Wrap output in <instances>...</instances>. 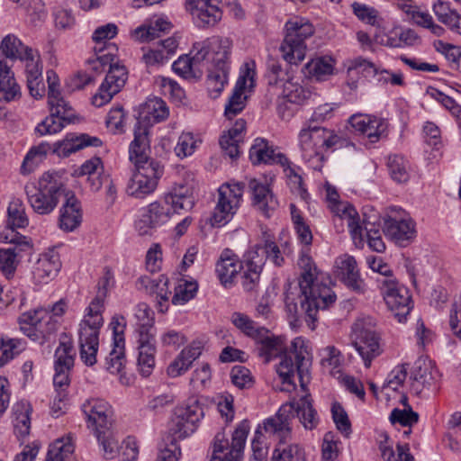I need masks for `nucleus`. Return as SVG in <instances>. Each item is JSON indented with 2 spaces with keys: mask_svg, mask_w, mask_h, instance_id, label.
<instances>
[{
  "mask_svg": "<svg viewBox=\"0 0 461 461\" xmlns=\"http://www.w3.org/2000/svg\"><path fill=\"white\" fill-rule=\"evenodd\" d=\"M24 192L28 203L39 215L50 214L57 208L60 199L68 194L62 182L50 173H44L37 185H25Z\"/></svg>",
  "mask_w": 461,
  "mask_h": 461,
  "instance_id": "7",
  "label": "nucleus"
},
{
  "mask_svg": "<svg viewBox=\"0 0 461 461\" xmlns=\"http://www.w3.org/2000/svg\"><path fill=\"white\" fill-rule=\"evenodd\" d=\"M397 454L394 453L392 447L380 444L381 456L384 461H414L413 456L409 452L407 444L397 445Z\"/></svg>",
  "mask_w": 461,
  "mask_h": 461,
  "instance_id": "57",
  "label": "nucleus"
},
{
  "mask_svg": "<svg viewBox=\"0 0 461 461\" xmlns=\"http://www.w3.org/2000/svg\"><path fill=\"white\" fill-rule=\"evenodd\" d=\"M112 281L113 274L109 269H106L98 282L97 294L86 308L84 319L79 324L80 358L86 366H93L96 363L99 333L104 324V303Z\"/></svg>",
  "mask_w": 461,
  "mask_h": 461,
  "instance_id": "5",
  "label": "nucleus"
},
{
  "mask_svg": "<svg viewBox=\"0 0 461 461\" xmlns=\"http://www.w3.org/2000/svg\"><path fill=\"white\" fill-rule=\"evenodd\" d=\"M136 330L154 329V312L144 303H139L135 310Z\"/></svg>",
  "mask_w": 461,
  "mask_h": 461,
  "instance_id": "60",
  "label": "nucleus"
},
{
  "mask_svg": "<svg viewBox=\"0 0 461 461\" xmlns=\"http://www.w3.org/2000/svg\"><path fill=\"white\" fill-rule=\"evenodd\" d=\"M30 411L29 404L24 402L18 403L14 407V429L21 436H27L30 432Z\"/></svg>",
  "mask_w": 461,
  "mask_h": 461,
  "instance_id": "56",
  "label": "nucleus"
},
{
  "mask_svg": "<svg viewBox=\"0 0 461 461\" xmlns=\"http://www.w3.org/2000/svg\"><path fill=\"white\" fill-rule=\"evenodd\" d=\"M102 140L97 137L88 134H80L78 136L68 135L62 141L54 144L53 152L59 157H68L70 154L85 147H100Z\"/></svg>",
  "mask_w": 461,
  "mask_h": 461,
  "instance_id": "33",
  "label": "nucleus"
},
{
  "mask_svg": "<svg viewBox=\"0 0 461 461\" xmlns=\"http://www.w3.org/2000/svg\"><path fill=\"white\" fill-rule=\"evenodd\" d=\"M315 124L308 122L298 134L300 149L303 157L306 160H312L314 158V148H313V136H314Z\"/></svg>",
  "mask_w": 461,
  "mask_h": 461,
  "instance_id": "55",
  "label": "nucleus"
},
{
  "mask_svg": "<svg viewBox=\"0 0 461 461\" xmlns=\"http://www.w3.org/2000/svg\"><path fill=\"white\" fill-rule=\"evenodd\" d=\"M126 364L125 344H112V349L105 358V368L113 374L119 375V381L122 385H130L131 378L124 372Z\"/></svg>",
  "mask_w": 461,
  "mask_h": 461,
  "instance_id": "36",
  "label": "nucleus"
},
{
  "mask_svg": "<svg viewBox=\"0 0 461 461\" xmlns=\"http://www.w3.org/2000/svg\"><path fill=\"white\" fill-rule=\"evenodd\" d=\"M168 113V108L162 99L157 97L149 99L143 106V111L134 126L133 131L141 123L148 126L149 135L150 123L165 120Z\"/></svg>",
  "mask_w": 461,
  "mask_h": 461,
  "instance_id": "37",
  "label": "nucleus"
},
{
  "mask_svg": "<svg viewBox=\"0 0 461 461\" xmlns=\"http://www.w3.org/2000/svg\"><path fill=\"white\" fill-rule=\"evenodd\" d=\"M127 80L125 67L118 64H110L104 81L98 92L92 97V104L101 107L109 103L114 95L119 93Z\"/></svg>",
  "mask_w": 461,
  "mask_h": 461,
  "instance_id": "17",
  "label": "nucleus"
},
{
  "mask_svg": "<svg viewBox=\"0 0 461 461\" xmlns=\"http://www.w3.org/2000/svg\"><path fill=\"white\" fill-rule=\"evenodd\" d=\"M74 449L70 437L58 438L50 446L45 461H66Z\"/></svg>",
  "mask_w": 461,
  "mask_h": 461,
  "instance_id": "47",
  "label": "nucleus"
},
{
  "mask_svg": "<svg viewBox=\"0 0 461 461\" xmlns=\"http://www.w3.org/2000/svg\"><path fill=\"white\" fill-rule=\"evenodd\" d=\"M246 128V122L242 119L236 121L234 125L220 138L221 149L227 156L234 159L240 156V143L243 140V131Z\"/></svg>",
  "mask_w": 461,
  "mask_h": 461,
  "instance_id": "38",
  "label": "nucleus"
},
{
  "mask_svg": "<svg viewBox=\"0 0 461 461\" xmlns=\"http://www.w3.org/2000/svg\"><path fill=\"white\" fill-rule=\"evenodd\" d=\"M203 417V410L198 401L192 400L175 411L170 430L176 438H184L194 432L197 423Z\"/></svg>",
  "mask_w": 461,
  "mask_h": 461,
  "instance_id": "13",
  "label": "nucleus"
},
{
  "mask_svg": "<svg viewBox=\"0 0 461 461\" xmlns=\"http://www.w3.org/2000/svg\"><path fill=\"white\" fill-rule=\"evenodd\" d=\"M333 72V60L329 57H320L310 60L304 67L307 77L323 80Z\"/></svg>",
  "mask_w": 461,
  "mask_h": 461,
  "instance_id": "46",
  "label": "nucleus"
},
{
  "mask_svg": "<svg viewBox=\"0 0 461 461\" xmlns=\"http://www.w3.org/2000/svg\"><path fill=\"white\" fill-rule=\"evenodd\" d=\"M242 268L243 264L238 257L230 249H225L216 263L215 272L221 284L224 287H230Z\"/></svg>",
  "mask_w": 461,
  "mask_h": 461,
  "instance_id": "28",
  "label": "nucleus"
},
{
  "mask_svg": "<svg viewBox=\"0 0 461 461\" xmlns=\"http://www.w3.org/2000/svg\"><path fill=\"white\" fill-rule=\"evenodd\" d=\"M379 214L375 212L374 210L365 207L363 211V218L360 219V225H361V233H362V240H364V231L366 232V236L367 238V242L369 247L376 251V252H383L385 249V245L382 240V237L380 235L379 231ZM355 245L357 248H362L364 245V241H362V245L357 246L356 243Z\"/></svg>",
  "mask_w": 461,
  "mask_h": 461,
  "instance_id": "26",
  "label": "nucleus"
},
{
  "mask_svg": "<svg viewBox=\"0 0 461 461\" xmlns=\"http://www.w3.org/2000/svg\"><path fill=\"white\" fill-rule=\"evenodd\" d=\"M83 411L87 418L88 428L95 435L108 433L113 425V411L111 405L100 399H91L83 404Z\"/></svg>",
  "mask_w": 461,
  "mask_h": 461,
  "instance_id": "16",
  "label": "nucleus"
},
{
  "mask_svg": "<svg viewBox=\"0 0 461 461\" xmlns=\"http://www.w3.org/2000/svg\"><path fill=\"white\" fill-rule=\"evenodd\" d=\"M230 376L233 384L240 389L249 388L253 384L250 371L243 366H234Z\"/></svg>",
  "mask_w": 461,
  "mask_h": 461,
  "instance_id": "61",
  "label": "nucleus"
},
{
  "mask_svg": "<svg viewBox=\"0 0 461 461\" xmlns=\"http://www.w3.org/2000/svg\"><path fill=\"white\" fill-rule=\"evenodd\" d=\"M76 350L73 341L66 333H62L59 337V345L55 350L54 367L72 369Z\"/></svg>",
  "mask_w": 461,
  "mask_h": 461,
  "instance_id": "44",
  "label": "nucleus"
},
{
  "mask_svg": "<svg viewBox=\"0 0 461 461\" xmlns=\"http://www.w3.org/2000/svg\"><path fill=\"white\" fill-rule=\"evenodd\" d=\"M244 184L225 183L218 189V201L214 208L212 225L221 226L230 221L240 205Z\"/></svg>",
  "mask_w": 461,
  "mask_h": 461,
  "instance_id": "11",
  "label": "nucleus"
},
{
  "mask_svg": "<svg viewBox=\"0 0 461 461\" xmlns=\"http://www.w3.org/2000/svg\"><path fill=\"white\" fill-rule=\"evenodd\" d=\"M196 3L194 7L186 9L190 12L198 26H213L221 20V11L218 7V4L205 5L199 0Z\"/></svg>",
  "mask_w": 461,
  "mask_h": 461,
  "instance_id": "40",
  "label": "nucleus"
},
{
  "mask_svg": "<svg viewBox=\"0 0 461 461\" xmlns=\"http://www.w3.org/2000/svg\"><path fill=\"white\" fill-rule=\"evenodd\" d=\"M232 41L229 38L212 37L203 41L195 42L189 55L181 56L173 65V70L184 78L199 79L207 62L208 87L220 94L225 84L230 68V56Z\"/></svg>",
  "mask_w": 461,
  "mask_h": 461,
  "instance_id": "2",
  "label": "nucleus"
},
{
  "mask_svg": "<svg viewBox=\"0 0 461 461\" xmlns=\"http://www.w3.org/2000/svg\"><path fill=\"white\" fill-rule=\"evenodd\" d=\"M309 251V248L302 249L297 264L301 270L299 278L300 304L305 312L306 321L312 322V329H313L319 311L327 309L333 304L336 294L324 282L323 274L318 270Z\"/></svg>",
  "mask_w": 461,
  "mask_h": 461,
  "instance_id": "3",
  "label": "nucleus"
},
{
  "mask_svg": "<svg viewBox=\"0 0 461 461\" xmlns=\"http://www.w3.org/2000/svg\"><path fill=\"white\" fill-rule=\"evenodd\" d=\"M327 200L330 210L340 220H346L351 238L357 246L362 245L360 217L356 209L348 203L339 201L337 191L330 185L327 186Z\"/></svg>",
  "mask_w": 461,
  "mask_h": 461,
  "instance_id": "14",
  "label": "nucleus"
},
{
  "mask_svg": "<svg viewBox=\"0 0 461 461\" xmlns=\"http://www.w3.org/2000/svg\"><path fill=\"white\" fill-rule=\"evenodd\" d=\"M303 340L296 338L291 345L288 352L281 357L276 366V372L284 384L282 391H291L295 387L292 378L298 376L303 394L299 399L294 398L283 404L275 416L264 421V430L279 439L278 446L272 454L271 461H306L305 452L303 447L297 443L285 444L291 438L292 423L295 416L306 429H313L319 423V417L312 406L311 394L306 391L310 359L306 357L307 349L303 346Z\"/></svg>",
  "mask_w": 461,
  "mask_h": 461,
  "instance_id": "1",
  "label": "nucleus"
},
{
  "mask_svg": "<svg viewBox=\"0 0 461 461\" xmlns=\"http://www.w3.org/2000/svg\"><path fill=\"white\" fill-rule=\"evenodd\" d=\"M383 231L388 239L402 247L407 246L416 234L415 223L411 219L393 217L384 219Z\"/></svg>",
  "mask_w": 461,
  "mask_h": 461,
  "instance_id": "22",
  "label": "nucleus"
},
{
  "mask_svg": "<svg viewBox=\"0 0 461 461\" xmlns=\"http://www.w3.org/2000/svg\"><path fill=\"white\" fill-rule=\"evenodd\" d=\"M16 244L7 249H0V269L9 277L13 275L17 267L16 257L20 251L32 247L31 241L26 237H21L15 241Z\"/></svg>",
  "mask_w": 461,
  "mask_h": 461,
  "instance_id": "41",
  "label": "nucleus"
},
{
  "mask_svg": "<svg viewBox=\"0 0 461 461\" xmlns=\"http://www.w3.org/2000/svg\"><path fill=\"white\" fill-rule=\"evenodd\" d=\"M249 430V421L248 420L240 421L232 432L230 444L223 432H218L214 438L210 461H240Z\"/></svg>",
  "mask_w": 461,
  "mask_h": 461,
  "instance_id": "10",
  "label": "nucleus"
},
{
  "mask_svg": "<svg viewBox=\"0 0 461 461\" xmlns=\"http://www.w3.org/2000/svg\"><path fill=\"white\" fill-rule=\"evenodd\" d=\"M387 166L390 175L394 181L406 183L409 180L408 162L402 156H389Z\"/></svg>",
  "mask_w": 461,
  "mask_h": 461,
  "instance_id": "53",
  "label": "nucleus"
},
{
  "mask_svg": "<svg viewBox=\"0 0 461 461\" xmlns=\"http://www.w3.org/2000/svg\"><path fill=\"white\" fill-rule=\"evenodd\" d=\"M231 321L235 327L252 339L260 337L263 333H269L268 330L258 326L254 321L244 313L234 312L231 315Z\"/></svg>",
  "mask_w": 461,
  "mask_h": 461,
  "instance_id": "49",
  "label": "nucleus"
},
{
  "mask_svg": "<svg viewBox=\"0 0 461 461\" xmlns=\"http://www.w3.org/2000/svg\"><path fill=\"white\" fill-rule=\"evenodd\" d=\"M50 115L42 121L37 127L36 131L41 135L54 134L60 131L65 123H69L74 118V112L68 102L66 106L57 104L50 105Z\"/></svg>",
  "mask_w": 461,
  "mask_h": 461,
  "instance_id": "25",
  "label": "nucleus"
},
{
  "mask_svg": "<svg viewBox=\"0 0 461 461\" xmlns=\"http://www.w3.org/2000/svg\"><path fill=\"white\" fill-rule=\"evenodd\" d=\"M249 190L251 194V204L262 215L269 218L278 207V202L269 186L252 178L249 181Z\"/></svg>",
  "mask_w": 461,
  "mask_h": 461,
  "instance_id": "21",
  "label": "nucleus"
},
{
  "mask_svg": "<svg viewBox=\"0 0 461 461\" xmlns=\"http://www.w3.org/2000/svg\"><path fill=\"white\" fill-rule=\"evenodd\" d=\"M164 199L174 212H188L194 205V188L185 184L176 185L165 195Z\"/></svg>",
  "mask_w": 461,
  "mask_h": 461,
  "instance_id": "34",
  "label": "nucleus"
},
{
  "mask_svg": "<svg viewBox=\"0 0 461 461\" xmlns=\"http://www.w3.org/2000/svg\"><path fill=\"white\" fill-rule=\"evenodd\" d=\"M25 348V341L19 339H2L0 341V366H5Z\"/></svg>",
  "mask_w": 461,
  "mask_h": 461,
  "instance_id": "52",
  "label": "nucleus"
},
{
  "mask_svg": "<svg viewBox=\"0 0 461 461\" xmlns=\"http://www.w3.org/2000/svg\"><path fill=\"white\" fill-rule=\"evenodd\" d=\"M348 122L356 131L366 135L370 142H377L386 135L387 122L375 115L357 113L350 116Z\"/></svg>",
  "mask_w": 461,
  "mask_h": 461,
  "instance_id": "20",
  "label": "nucleus"
},
{
  "mask_svg": "<svg viewBox=\"0 0 461 461\" xmlns=\"http://www.w3.org/2000/svg\"><path fill=\"white\" fill-rule=\"evenodd\" d=\"M203 344L200 341H193L185 347L170 363L167 372L171 377H177L185 373L193 362L196 360L202 354Z\"/></svg>",
  "mask_w": 461,
  "mask_h": 461,
  "instance_id": "31",
  "label": "nucleus"
},
{
  "mask_svg": "<svg viewBox=\"0 0 461 461\" xmlns=\"http://www.w3.org/2000/svg\"><path fill=\"white\" fill-rule=\"evenodd\" d=\"M331 413L337 429L346 437H348L351 433V423L342 405L338 402H333Z\"/></svg>",
  "mask_w": 461,
  "mask_h": 461,
  "instance_id": "59",
  "label": "nucleus"
},
{
  "mask_svg": "<svg viewBox=\"0 0 461 461\" xmlns=\"http://www.w3.org/2000/svg\"><path fill=\"white\" fill-rule=\"evenodd\" d=\"M258 346V356L268 363L271 359L280 356L285 350V344L282 339L263 333L260 337L254 339Z\"/></svg>",
  "mask_w": 461,
  "mask_h": 461,
  "instance_id": "43",
  "label": "nucleus"
},
{
  "mask_svg": "<svg viewBox=\"0 0 461 461\" xmlns=\"http://www.w3.org/2000/svg\"><path fill=\"white\" fill-rule=\"evenodd\" d=\"M170 212L158 202L149 203L135 223L140 235H151L153 230L165 223L170 217Z\"/></svg>",
  "mask_w": 461,
  "mask_h": 461,
  "instance_id": "24",
  "label": "nucleus"
},
{
  "mask_svg": "<svg viewBox=\"0 0 461 461\" xmlns=\"http://www.w3.org/2000/svg\"><path fill=\"white\" fill-rule=\"evenodd\" d=\"M262 430H264V425H259L255 431V436L251 441V448L253 452L252 461H265L267 456V447L263 440Z\"/></svg>",
  "mask_w": 461,
  "mask_h": 461,
  "instance_id": "64",
  "label": "nucleus"
},
{
  "mask_svg": "<svg viewBox=\"0 0 461 461\" xmlns=\"http://www.w3.org/2000/svg\"><path fill=\"white\" fill-rule=\"evenodd\" d=\"M389 420L393 424L399 423L402 426L411 427L418 422L419 414L412 411L411 406L406 405V408L403 410L398 408L393 409L390 414Z\"/></svg>",
  "mask_w": 461,
  "mask_h": 461,
  "instance_id": "58",
  "label": "nucleus"
},
{
  "mask_svg": "<svg viewBox=\"0 0 461 461\" xmlns=\"http://www.w3.org/2000/svg\"><path fill=\"white\" fill-rule=\"evenodd\" d=\"M376 282L388 309L399 322H403L412 309L411 297L408 289L398 285L393 278H377Z\"/></svg>",
  "mask_w": 461,
  "mask_h": 461,
  "instance_id": "12",
  "label": "nucleus"
},
{
  "mask_svg": "<svg viewBox=\"0 0 461 461\" xmlns=\"http://www.w3.org/2000/svg\"><path fill=\"white\" fill-rule=\"evenodd\" d=\"M284 99L278 104L277 110L279 115L284 120L292 117V113L285 114L282 110L287 104H301L311 95L310 91L306 90L300 85L287 82L284 86Z\"/></svg>",
  "mask_w": 461,
  "mask_h": 461,
  "instance_id": "42",
  "label": "nucleus"
},
{
  "mask_svg": "<svg viewBox=\"0 0 461 461\" xmlns=\"http://www.w3.org/2000/svg\"><path fill=\"white\" fill-rule=\"evenodd\" d=\"M249 158L254 165L265 164H280L283 167L289 164L288 158L269 148L265 140L257 139L255 144L249 149Z\"/></svg>",
  "mask_w": 461,
  "mask_h": 461,
  "instance_id": "35",
  "label": "nucleus"
},
{
  "mask_svg": "<svg viewBox=\"0 0 461 461\" xmlns=\"http://www.w3.org/2000/svg\"><path fill=\"white\" fill-rule=\"evenodd\" d=\"M127 80L125 67L118 64H110L104 81L98 92L92 97V104L101 107L109 103L114 95L119 93Z\"/></svg>",
  "mask_w": 461,
  "mask_h": 461,
  "instance_id": "18",
  "label": "nucleus"
},
{
  "mask_svg": "<svg viewBox=\"0 0 461 461\" xmlns=\"http://www.w3.org/2000/svg\"><path fill=\"white\" fill-rule=\"evenodd\" d=\"M50 150V145L47 142L32 147L23 159L21 167L22 173L29 174L33 171Z\"/></svg>",
  "mask_w": 461,
  "mask_h": 461,
  "instance_id": "50",
  "label": "nucleus"
},
{
  "mask_svg": "<svg viewBox=\"0 0 461 461\" xmlns=\"http://www.w3.org/2000/svg\"><path fill=\"white\" fill-rule=\"evenodd\" d=\"M286 34L280 46L283 59L291 65H298L305 58V40L314 33L312 24L303 19L295 18L285 24Z\"/></svg>",
  "mask_w": 461,
  "mask_h": 461,
  "instance_id": "8",
  "label": "nucleus"
},
{
  "mask_svg": "<svg viewBox=\"0 0 461 461\" xmlns=\"http://www.w3.org/2000/svg\"><path fill=\"white\" fill-rule=\"evenodd\" d=\"M3 54L11 59H19L24 64L27 86L34 98H41L45 93L40 54L36 50L24 45L15 35L5 36L0 47Z\"/></svg>",
  "mask_w": 461,
  "mask_h": 461,
  "instance_id": "6",
  "label": "nucleus"
},
{
  "mask_svg": "<svg viewBox=\"0 0 461 461\" xmlns=\"http://www.w3.org/2000/svg\"><path fill=\"white\" fill-rule=\"evenodd\" d=\"M337 274L343 284L357 294H364L366 285L360 277L357 261L354 257L343 255L336 259Z\"/></svg>",
  "mask_w": 461,
  "mask_h": 461,
  "instance_id": "23",
  "label": "nucleus"
},
{
  "mask_svg": "<svg viewBox=\"0 0 461 461\" xmlns=\"http://www.w3.org/2000/svg\"><path fill=\"white\" fill-rule=\"evenodd\" d=\"M172 23L164 18L149 21L137 27L131 32V38L138 42H148L160 38L168 33L172 29Z\"/></svg>",
  "mask_w": 461,
  "mask_h": 461,
  "instance_id": "32",
  "label": "nucleus"
},
{
  "mask_svg": "<svg viewBox=\"0 0 461 461\" xmlns=\"http://www.w3.org/2000/svg\"><path fill=\"white\" fill-rule=\"evenodd\" d=\"M245 66L246 69L239 77L233 94L225 105L224 114L230 120L239 114L245 108L246 96H244V90L246 88L247 81L250 80L252 82L254 79V69L249 68V64H246Z\"/></svg>",
  "mask_w": 461,
  "mask_h": 461,
  "instance_id": "29",
  "label": "nucleus"
},
{
  "mask_svg": "<svg viewBox=\"0 0 461 461\" xmlns=\"http://www.w3.org/2000/svg\"><path fill=\"white\" fill-rule=\"evenodd\" d=\"M8 224L12 228H25L29 220L25 212L23 201L19 198L14 199L8 206Z\"/></svg>",
  "mask_w": 461,
  "mask_h": 461,
  "instance_id": "51",
  "label": "nucleus"
},
{
  "mask_svg": "<svg viewBox=\"0 0 461 461\" xmlns=\"http://www.w3.org/2000/svg\"><path fill=\"white\" fill-rule=\"evenodd\" d=\"M18 322L20 330L41 345L49 341L59 329V320L43 308L23 312Z\"/></svg>",
  "mask_w": 461,
  "mask_h": 461,
  "instance_id": "9",
  "label": "nucleus"
},
{
  "mask_svg": "<svg viewBox=\"0 0 461 461\" xmlns=\"http://www.w3.org/2000/svg\"><path fill=\"white\" fill-rule=\"evenodd\" d=\"M149 139L148 126L139 124L134 131V139L130 145V160L135 166L128 185L127 193L135 198H143L153 193L158 179L163 175V167L158 161L149 159Z\"/></svg>",
  "mask_w": 461,
  "mask_h": 461,
  "instance_id": "4",
  "label": "nucleus"
},
{
  "mask_svg": "<svg viewBox=\"0 0 461 461\" xmlns=\"http://www.w3.org/2000/svg\"><path fill=\"white\" fill-rule=\"evenodd\" d=\"M65 203L59 211V227L66 232L74 231L82 221V211L78 200L73 194L68 193Z\"/></svg>",
  "mask_w": 461,
  "mask_h": 461,
  "instance_id": "30",
  "label": "nucleus"
},
{
  "mask_svg": "<svg viewBox=\"0 0 461 461\" xmlns=\"http://www.w3.org/2000/svg\"><path fill=\"white\" fill-rule=\"evenodd\" d=\"M257 246L261 247L259 254H263L265 259L268 258L276 267H281L284 264V257L274 240V235L267 228H261V244Z\"/></svg>",
  "mask_w": 461,
  "mask_h": 461,
  "instance_id": "45",
  "label": "nucleus"
},
{
  "mask_svg": "<svg viewBox=\"0 0 461 461\" xmlns=\"http://www.w3.org/2000/svg\"><path fill=\"white\" fill-rule=\"evenodd\" d=\"M137 364L140 373L147 377L152 373L155 366L157 347H137Z\"/></svg>",
  "mask_w": 461,
  "mask_h": 461,
  "instance_id": "54",
  "label": "nucleus"
},
{
  "mask_svg": "<svg viewBox=\"0 0 461 461\" xmlns=\"http://www.w3.org/2000/svg\"><path fill=\"white\" fill-rule=\"evenodd\" d=\"M438 372L429 361L418 360L411 373V390L413 393L428 397L438 390Z\"/></svg>",
  "mask_w": 461,
  "mask_h": 461,
  "instance_id": "15",
  "label": "nucleus"
},
{
  "mask_svg": "<svg viewBox=\"0 0 461 461\" xmlns=\"http://www.w3.org/2000/svg\"><path fill=\"white\" fill-rule=\"evenodd\" d=\"M260 246H254L245 255L243 264V272L241 274V285L247 292L257 290L263 266L265 265V256L259 254Z\"/></svg>",
  "mask_w": 461,
  "mask_h": 461,
  "instance_id": "19",
  "label": "nucleus"
},
{
  "mask_svg": "<svg viewBox=\"0 0 461 461\" xmlns=\"http://www.w3.org/2000/svg\"><path fill=\"white\" fill-rule=\"evenodd\" d=\"M47 82L49 86V105H54L57 104H60V102H62V105L66 106L67 101L61 96L59 91L57 89V86H59V77L53 70L47 71Z\"/></svg>",
  "mask_w": 461,
  "mask_h": 461,
  "instance_id": "62",
  "label": "nucleus"
},
{
  "mask_svg": "<svg viewBox=\"0 0 461 461\" xmlns=\"http://www.w3.org/2000/svg\"><path fill=\"white\" fill-rule=\"evenodd\" d=\"M95 437L103 447L104 457L113 459L118 453L119 443L113 437L111 429L108 430V433L100 432V435H95Z\"/></svg>",
  "mask_w": 461,
  "mask_h": 461,
  "instance_id": "63",
  "label": "nucleus"
},
{
  "mask_svg": "<svg viewBox=\"0 0 461 461\" xmlns=\"http://www.w3.org/2000/svg\"><path fill=\"white\" fill-rule=\"evenodd\" d=\"M354 347L363 358L366 367L370 366L372 359L380 353L377 335L367 330L360 332L357 339L354 342Z\"/></svg>",
  "mask_w": 461,
  "mask_h": 461,
  "instance_id": "39",
  "label": "nucleus"
},
{
  "mask_svg": "<svg viewBox=\"0 0 461 461\" xmlns=\"http://www.w3.org/2000/svg\"><path fill=\"white\" fill-rule=\"evenodd\" d=\"M61 267L59 253L54 249H49L41 253L35 262L32 275L39 283H48L54 278Z\"/></svg>",
  "mask_w": 461,
  "mask_h": 461,
  "instance_id": "27",
  "label": "nucleus"
},
{
  "mask_svg": "<svg viewBox=\"0 0 461 461\" xmlns=\"http://www.w3.org/2000/svg\"><path fill=\"white\" fill-rule=\"evenodd\" d=\"M198 290V284L195 280H188L183 278L179 280L177 285L175 287V294L172 297V304L184 305L192 300Z\"/></svg>",
  "mask_w": 461,
  "mask_h": 461,
  "instance_id": "48",
  "label": "nucleus"
}]
</instances>
